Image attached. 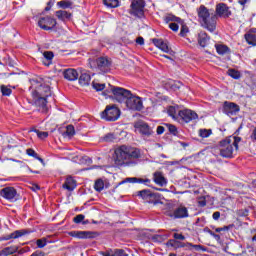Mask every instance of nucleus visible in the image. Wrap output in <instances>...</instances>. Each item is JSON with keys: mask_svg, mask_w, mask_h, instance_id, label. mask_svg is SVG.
Masks as SVG:
<instances>
[{"mask_svg": "<svg viewBox=\"0 0 256 256\" xmlns=\"http://www.w3.org/2000/svg\"><path fill=\"white\" fill-rule=\"evenodd\" d=\"M32 97L34 104L36 105L40 113H47L49 106H47V97H51V87L47 84H43V79H32L31 87Z\"/></svg>", "mask_w": 256, "mask_h": 256, "instance_id": "f257e3e1", "label": "nucleus"}, {"mask_svg": "<svg viewBox=\"0 0 256 256\" xmlns=\"http://www.w3.org/2000/svg\"><path fill=\"white\" fill-rule=\"evenodd\" d=\"M141 158V150L135 147L122 145L115 149L113 159L118 167H135L137 159Z\"/></svg>", "mask_w": 256, "mask_h": 256, "instance_id": "f03ea898", "label": "nucleus"}, {"mask_svg": "<svg viewBox=\"0 0 256 256\" xmlns=\"http://www.w3.org/2000/svg\"><path fill=\"white\" fill-rule=\"evenodd\" d=\"M198 21L200 25L210 33L217 29V15L214 9H208L205 5H200L197 8Z\"/></svg>", "mask_w": 256, "mask_h": 256, "instance_id": "7ed1b4c3", "label": "nucleus"}, {"mask_svg": "<svg viewBox=\"0 0 256 256\" xmlns=\"http://www.w3.org/2000/svg\"><path fill=\"white\" fill-rule=\"evenodd\" d=\"M239 141H241V138L239 137L226 138L220 141L218 146L220 156L225 159H231L235 151L239 149Z\"/></svg>", "mask_w": 256, "mask_h": 256, "instance_id": "20e7f679", "label": "nucleus"}, {"mask_svg": "<svg viewBox=\"0 0 256 256\" xmlns=\"http://www.w3.org/2000/svg\"><path fill=\"white\" fill-rule=\"evenodd\" d=\"M101 117L105 119V121H117V119L121 117V110H119L116 105L106 106Z\"/></svg>", "mask_w": 256, "mask_h": 256, "instance_id": "39448f33", "label": "nucleus"}, {"mask_svg": "<svg viewBox=\"0 0 256 256\" xmlns=\"http://www.w3.org/2000/svg\"><path fill=\"white\" fill-rule=\"evenodd\" d=\"M110 91H112L114 99L118 103H126L127 99L131 96V91L121 87L111 86Z\"/></svg>", "mask_w": 256, "mask_h": 256, "instance_id": "423d86ee", "label": "nucleus"}, {"mask_svg": "<svg viewBox=\"0 0 256 256\" xmlns=\"http://www.w3.org/2000/svg\"><path fill=\"white\" fill-rule=\"evenodd\" d=\"M125 105L130 111H143V100H141V97L135 96L132 93L128 96Z\"/></svg>", "mask_w": 256, "mask_h": 256, "instance_id": "0eeeda50", "label": "nucleus"}, {"mask_svg": "<svg viewBox=\"0 0 256 256\" xmlns=\"http://www.w3.org/2000/svg\"><path fill=\"white\" fill-rule=\"evenodd\" d=\"M131 15L134 17H143L145 15V1L144 0H132L131 3Z\"/></svg>", "mask_w": 256, "mask_h": 256, "instance_id": "6e6552de", "label": "nucleus"}, {"mask_svg": "<svg viewBox=\"0 0 256 256\" xmlns=\"http://www.w3.org/2000/svg\"><path fill=\"white\" fill-rule=\"evenodd\" d=\"M214 15H216V21L217 18L220 17L222 19H229L231 17L232 12L229 6L225 3H219L216 5Z\"/></svg>", "mask_w": 256, "mask_h": 256, "instance_id": "1a4fd4ad", "label": "nucleus"}, {"mask_svg": "<svg viewBox=\"0 0 256 256\" xmlns=\"http://www.w3.org/2000/svg\"><path fill=\"white\" fill-rule=\"evenodd\" d=\"M0 197L10 201V203H15L17 201V190L14 187L8 186L0 190Z\"/></svg>", "mask_w": 256, "mask_h": 256, "instance_id": "9d476101", "label": "nucleus"}, {"mask_svg": "<svg viewBox=\"0 0 256 256\" xmlns=\"http://www.w3.org/2000/svg\"><path fill=\"white\" fill-rule=\"evenodd\" d=\"M197 113L193 112V110L185 109L181 110L180 117L178 118V123H191V121H195L198 119Z\"/></svg>", "mask_w": 256, "mask_h": 256, "instance_id": "9b49d317", "label": "nucleus"}, {"mask_svg": "<svg viewBox=\"0 0 256 256\" xmlns=\"http://www.w3.org/2000/svg\"><path fill=\"white\" fill-rule=\"evenodd\" d=\"M57 25V20L52 17L46 16L40 18L38 21V26L44 31H51Z\"/></svg>", "mask_w": 256, "mask_h": 256, "instance_id": "f8f14e48", "label": "nucleus"}, {"mask_svg": "<svg viewBox=\"0 0 256 256\" xmlns=\"http://www.w3.org/2000/svg\"><path fill=\"white\" fill-rule=\"evenodd\" d=\"M222 111L225 115H228V117H233V115L239 113V105L234 102L225 101L223 103Z\"/></svg>", "mask_w": 256, "mask_h": 256, "instance_id": "ddd939ff", "label": "nucleus"}, {"mask_svg": "<svg viewBox=\"0 0 256 256\" xmlns=\"http://www.w3.org/2000/svg\"><path fill=\"white\" fill-rule=\"evenodd\" d=\"M167 215L168 217H172V219H185L189 217V210H187V207L185 206H180L173 212L169 211Z\"/></svg>", "mask_w": 256, "mask_h": 256, "instance_id": "4468645a", "label": "nucleus"}, {"mask_svg": "<svg viewBox=\"0 0 256 256\" xmlns=\"http://www.w3.org/2000/svg\"><path fill=\"white\" fill-rule=\"evenodd\" d=\"M69 235L76 239H95L97 237V233L92 231H71Z\"/></svg>", "mask_w": 256, "mask_h": 256, "instance_id": "2eb2a0df", "label": "nucleus"}, {"mask_svg": "<svg viewBox=\"0 0 256 256\" xmlns=\"http://www.w3.org/2000/svg\"><path fill=\"white\" fill-rule=\"evenodd\" d=\"M29 233H31V231L26 229L16 230L11 234L1 236L0 241H9L10 239H19V237H24V235H29Z\"/></svg>", "mask_w": 256, "mask_h": 256, "instance_id": "dca6fc26", "label": "nucleus"}, {"mask_svg": "<svg viewBox=\"0 0 256 256\" xmlns=\"http://www.w3.org/2000/svg\"><path fill=\"white\" fill-rule=\"evenodd\" d=\"M164 21L165 23H170L169 24V28L172 30V31H179V21H181L180 18H177V16L173 15V14H168L164 17Z\"/></svg>", "mask_w": 256, "mask_h": 256, "instance_id": "f3484780", "label": "nucleus"}, {"mask_svg": "<svg viewBox=\"0 0 256 256\" xmlns=\"http://www.w3.org/2000/svg\"><path fill=\"white\" fill-rule=\"evenodd\" d=\"M136 128L138 129L139 133H141L143 137H151V135H153V130L145 122L138 123L136 125Z\"/></svg>", "mask_w": 256, "mask_h": 256, "instance_id": "a211bd4d", "label": "nucleus"}, {"mask_svg": "<svg viewBox=\"0 0 256 256\" xmlns=\"http://www.w3.org/2000/svg\"><path fill=\"white\" fill-rule=\"evenodd\" d=\"M124 183H141L142 185H147L149 187V185H151V179L136 177L126 178L125 180L118 183V185H123Z\"/></svg>", "mask_w": 256, "mask_h": 256, "instance_id": "6ab92c4d", "label": "nucleus"}, {"mask_svg": "<svg viewBox=\"0 0 256 256\" xmlns=\"http://www.w3.org/2000/svg\"><path fill=\"white\" fill-rule=\"evenodd\" d=\"M64 79L67 81H77L79 79V72L73 68H68L63 71Z\"/></svg>", "mask_w": 256, "mask_h": 256, "instance_id": "aec40b11", "label": "nucleus"}, {"mask_svg": "<svg viewBox=\"0 0 256 256\" xmlns=\"http://www.w3.org/2000/svg\"><path fill=\"white\" fill-rule=\"evenodd\" d=\"M244 38L248 45H252V47H256V28L250 29L245 35Z\"/></svg>", "mask_w": 256, "mask_h": 256, "instance_id": "412c9836", "label": "nucleus"}, {"mask_svg": "<svg viewBox=\"0 0 256 256\" xmlns=\"http://www.w3.org/2000/svg\"><path fill=\"white\" fill-rule=\"evenodd\" d=\"M167 114L169 117H171L174 121L179 122V117L181 115V110L179 109V106H169L167 108Z\"/></svg>", "mask_w": 256, "mask_h": 256, "instance_id": "4be33fe9", "label": "nucleus"}, {"mask_svg": "<svg viewBox=\"0 0 256 256\" xmlns=\"http://www.w3.org/2000/svg\"><path fill=\"white\" fill-rule=\"evenodd\" d=\"M63 189H66V191H75L77 187V181L73 179V177L68 176L65 180V182L62 185Z\"/></svg>", "mask_w": 256, "mask_h": 256, "instance_id": "5701e85b", "label": "nucleus"}, {"mask_svg": "<svg viewBox=\"0 0 256 256\" xmlns=\"http://www.w3.org/2000/svg\"><path fill=\"white\" fill-rule=\"evenodd\" d=\"M153 181L154 183H156V185H159L160 187H164V185H167V179H165V176H163V172H154Z\"/></svg>", "mask_w": 256, "mask_h": 256, "instance_id": "b1692460", "label": "nucleus"}, {"mask_svg": "<svg viewBox=\"0 0 256 256\" xmlns=\"http://www.w3.org/2000/svg\"><path fill=\"white\" fill-rule=\"evenodd\" d=\"M153 43L156 47H158V49H161V51H163L164 53H169V44L165 41H163V39H153Z\"/></svg>", "mask_w": 256, "mask_h": 256, "instance_id": "393cba45", "label": "nucleus"}, {"mask_svg": "<svg viewBox=\"0 0 256 256\" xmlns=\"http://www.w3.org/2000/svg\"><path fill=\"white\" fill-rule=\"evenodd\" d=\"M97 67L100 69V71H105V69L109 68V65H111V62L109 59L105 57H100L96 59Z\"/></svg>", "mask_w": 256, "mask_h": 256, "instance_id": "a878e982", "label": "nucleus"}, {"mask_svg": "<svg viewBox=\"0 0 256 256\" xmlns=\"http://www.w3.org/2000/svg\"><path fill=\"white\" fill-rule=\"evenodd\" d=\"M17 251H19V247H17V246H8V247H5L4 249H2L0 251V256L13 255L14 253H17Z\"/></svg>", "mask_w": 256, "mask_h": 256, "instance_id": "bb28decb", "label": "nucleus"}, {"mask_svg": "<svg viewBox=\"0 0 256 256\" xmlns=\"http://www.w3.org/2000/svg\"><path fill=\"white\" fill-rule=\"evenodd\" d=\"M55 15L60 21H69L71 19V13L65 10H58L55 12Z\"/></svg>", "mask_w": 256, "mask_h": 256, "instance_id": "cd10ccee", "label": "nucleus"}, {"mask_svg": "<svg viewBox=\"0 0 256 256\" xmlns=\"http://www.w3.org/2000/svg\"><path fill=\"white\" fill-rule=\"evenodd\" d=\"M198 43L200 47H207L209 43V36L205 32H200L198 34Z\"/></svg>", "mask_w": 256, "mask_h": 256, "instance_id": "c85d7f7f", "label": "nucleus"}, {"mask_svg": "<svg viewBox=\"0 0 256 256\" xmlns=\"http://www.w3.org/2000/svg\"><path fill=\"white\" fill-rule=\"evenodd\" d=\"M79 83L82 87H85L91 83V75L87 72H83L79 77Z\"/></svg>", "mask_w": 256, "mask_h": 256, "instance_id": "c756f323", "label": "nucleus"}, {"mask_svg": "<svg viewBox=\"0 0 256 256\" xmlns=\"http://www.w3.org/2000/svg\"><path fill=\"white\" fill-rule=\"evenodd\" d=\"M215 49L218 55H227V53H231V49L224 44H215Z\"/></svg>", "mask_w": 256, "mask_h": 256, "instance_id": "7c9ffc66", "label": "nucleus"}, {"mask_svg": "<svg viewBox=\"0 0 256 256\" xmlns=\"http://www.w3.org/2000/svg\"><path fill=\"white\" fill-rule=\"evenodd\" d=\"M57 7L59 9H73V1L72 0H62L57 2Z\"/></svg>", "mask_w": 256, "mask_h": 256, "instance_id": "2f4dec72", "label": "nucleus"}, {"mask_svg": "<svg viewBox=\"0 0 256 256\" xmlns=\"http://www.w3.org/2000/svg\"><path fill=\"white\" fill-rule=\"evenodd\" d=\"M103 3L109 9H115L120 5L119 0H103Z\"/></svg>", "mask_w": 256, "mask_h": 256, "instance_id": "473e14b6", "label": "nucleus"}, {"mask_svg": "<svg viewBox=\"0 0 256 256\" xmlns=\"http://www.w3.org/2000/svg\"><path fill=\"white\" fill-rule=\"evenodd\" d=\"M137 193H138V197H141L143 201H145V203H147L150 197H153L151 195L152 192L150 190H142V191H138Z\"/></svg>", "mask_w": 256, "mask_h": 256, "instance_id": "72a5a7b5", "label": "nucleus"}, {"mask_svg": "<svg viewBox=\"0 0 256 256\" xmlns=\"http://www.w3.org/2000/svg\"><path fill=\"white\" fill-rule=\"evenodd\" d=\"M94 189H95V191H98V193H101V191H103V189H105V182H103L102 179L96 180L95 184H94Z\"/></svg>", "mask_w": 256, "mask_h": 256, "instance_id": "f704fd0d", "label": "nucleus"}, {"mask_svg": "<svg viewBox=\"0 0 256 256\" xmlns=\"http://www.w3.org/2000/svg\"><path fill=\"white\" fill-rule=\"evenodd\" d=\"M167 245L168 247H174V249H179L181 247H184L183 243L175 240V239H170L168 242H167Z\"/></svg>", "mask_w": 256, "mask_h": 256, "instance_id": "c9c22d12", "label": "nucleus"}, {"mask_svg": "<svg viewBox=\"0 0 256 256\" xmlns=\"http://www.w3.org/2000/svg\"><path fill=\"white\" fill-rule=\"evenodd\" d=\"M150 198H148V200H146V203H151L152 205H159V194L157 193H151Z\"/></svg>", "mask_w": 256, "mask_h": 256, "instance_id": "e433bc0d", "label": "nucleus"}, {"mask_svg": "<svg viewBox=\"0 0 256 256\" xmlns=\"http://www.w3.org/2000/svg\"><path fill=\"white\" fill-rule=\"evenodd\" d=\"M73 135H75V127L73 125H68L66 127V131L64 132V137H69V139H71Z\"/></svg>", "mask_w": 256, "mask_h": 256, "instance_id": "4c0bfd02", "label": "nucleus"}, {"mask_svg": "<svg viewBox=\"0 0 256 256\" xmlns=\"http://www.w3.org/2000/svg\"><path fill=\"white\" fill-rule=\"evenodd\" d=\"M0 90L4 97H9V95H11L13 93V90H11V87L6 86V85H1Z\"/></svg>", "mask_w": 256, "mask_h": 256, "instance_id": "58836bf2", "label": "nucleus"}, {"mask_svg": "<svg viewBox=\"0 0 256 256\" xmlns=\"http://www.w3.org/2000/svg\"><path fill=\"white\" fill-rule=\"evenodd\" d=\"M213 134V130L211 129H200L199 130V136L202 137V139H207V137H211Z\"/></svg>", "mask_w": 256, "mask_h": 256, "instance_id": "ea45409f", "label": "nucleus"}, {"mask_svg": "<svg viewBox=\"0 0 256 256\" xmlns=\"http://www.w3.org/2000/svg\"><path fill=\"white\" fill-rule=\"evenodd\" d=\"M27 155H29V157H34V159H38V161H40L41 163H43V160L41 157H39V154H37V152H35V150L28 148L26 150Z\"/></svg>", "mask_w": 256, "mask_h": 256, "instance_id": "a19ab883", "label": "nucleus"}, {"mask_svg": "<svg viewBox=\"0 0 256 256\" xmlns=\"http://www.w3.org/2000/svg\"><path fill=\"white\" fill-rule=\"evenodd\" d=\"M73 221L76 224L82 223L83 225H87V222L85 221V215H83V214H79V215L75 216Z\"/></svg>", "mask_w": 256, "mask_h": 256, "instance_id": "79ce46f5", "label": "nucleus"}, {"mask_svg": "<svg viewBox=\"0 0 256 256\" xmlns=\"http://www.w3.org/2000/svg\"><path fill=\"white\" fill-rule=\"evenodd\" d=\"M47 243H49V241H47V238L38 239L36 241L38 249H43V247H46Z\"/></svg>", "mask_w": 256, "mask_h": 256, "instance_id": "37998d69", "label": "nucleus"}, {"mask_svg": "<svg viewBox=\"0 0 256 256\" xmlns=\"http://www.w3.org/2000/svg\"><path fill=\"white\" fill-rule=\"evenodd\" d=\"M228 75L232 77V79H239L241 77V73L235 69L228 70Z\"/></svg>", "mask_w": 256, "mask_h": 256, "instance_id": "c03bdc74", "label": "nucleus"}, {"mask_svg": "<svg viewBox=\"0 0 256 256\" xmlns=\"http://www.w3.org/2000/svg\"><path fill=\"white\" fill-rule=\"evenodd\" d=\"M169 85H170L171 89H173L174 91H177V89H181V85H183V84H181V82H179V81L171 80L169 82Z\"/></svg>", "mask_w": 256, "mask_h": 256, "instance_id": "a18cd8bd", "label": "nucleus"}, {"mask_svg": "<svg viewBox=\"0 0 256 256\" xmlns=\"http://www.w3.org/2000/svg\"><path fill=\"white\" fill-rule=\"evenodd\" d=\"M102 139H103V141H105L106 143H113V141H115V134H113V133H108V134H106Z\"/></svg>", "mask_w": 256, "mask_h": 256, "instance_id": "49530a36", "label": "nucleus"}, {"mask_svg": "<svg viewBox=\"0 0 256 256\" xmlns=\"http://www.w3.org/2000/svg\"><path fill=\"white\" fill-rule=\"evenodd\" d=\"M188 247H192L193 249H195V251H207V247L203 245L188 243Z\"/></svg>", "mask_w": 256, "mask_h": 256, "instance_id": "de8ad7c7", "label": "nucleus"}, {"mask_svg": "<svg viewBox=\"0 0 256 256\" xmlns=\"http://www.w3.org/2000/svg\"><path fill=\"white\" fill-rule=\"evenodd\" d=\"M92 87L96 91H103V89H105V84H101V83H98V82H92Z\"/></svg>", "mask_w": 256, "mask_h": 256, "instance_id": "09e8293b", "label": "nucleus"}, {"mask_svg": "<svg viewBox=\"0 0 256 256\" xmlns=\"http://www.w3.org/2000/svg\"><path fill=\"white\" fill-rule=\"evenodd\" d=\"M112 252L114 256H129V254H127V252H125L123 249H115Z\"/></svg>", "mask_w": 256, "mask_h": 256, "instance_id": "8fccbe9b", "label": "nucleus"}, {"mask_svg": "<svg viewBox=\"0 0 256 256\" xmlns=\"http://www.w3.org/2000/svg\"><path fill=\"white\" fill-rule=\"evenodd\" d=\"M35 133L39 139H47L49 137V132H41L39 130H35Z\"/></svg>", "mask_w": 256, "mask_h": 256, "instance_id": "3c124183", "label": "nucleus"}, {"mask_svg": "<svg viewBox=\"0 0 256 256\" xmlns=\"http://www.w3.org/2000/svg\"><path fill=\"white\" fill-rule=\"evenodd\" d=\"M43 55H44V59H46L47 61H50V62L53 61V57H54L53 52L46 51V52H44Z\"/></svg>", "mask_w": 256, "mask_h": 256, "instance_id": "603ef678", "label": "nucleus"}, {"mask_svg": "<svg viewBox=\"0 0 256 256\" xmlns=\"http://www.w3.org/2000/svg\"><path fill=\"white\" fill-rule=\"evenodd\" d=\"M167 128L169 130L170 133H172V135H177V126L173 125V124H167Z\"/></svg>", "mask_w": 256, "mask_h": 256, "instance_id": "864d4df0", "label": "nucleus"}, {"mask_svg": "<svg viewBox=\"0 0 256 256\" xmlns=\"http://www.w3.org/2000/svg\"><path fill=\"white\" fill-rule=\"evenodd\" d=\"M187 33H189V27H187V25L184 24V26L181 27L180 35L181 37H185Z\"/></svg>", "mask_w": 256, "mask_h": 256, "instance_id": "5fc2aeb1", "label": "nucleus"}, {"mask_svg": "<svg viewBox=\"0 0 256 256\" xmlns=\"http://www.w3.org/2000/svg\"><path fill=\"white\" fill-rule=\"evenodd\" d=\"M173 237L175 241H185V236H183V234L174 233Z\"/></svg>", "mask_w": 256, "mask_h": 256, "instance_id": "6e6d98bb", "label": "nucleus"}, {"mask_svg": "<svg viewBox=\"0 0 256 256\" xmlns=\"http://www.w3.org/2000/svg\"><path fill=\"white\" fill-rule=\"evenodd\" d=\"M209 235H211V237H214V239H216V241H219V239H221V236L219 234H216L215 232L208 230Z\"/></svg>", "mask_w": 256, "mask_h": 256, "instance_id": "4d7b16f0", "label": "nucleus"}, {"mask_svg": "<svg viewBox=\"0 0 256 256\" xmlns=\"http://www.w3.org/2000/svg\"><path fill=\"white\" fill-rule=\"evenodd\" d=\"M30 256H45V252L41 250H37L34 253H32Z\"/></svg>", "mask_w": 256, "mask_h": 256, "instance_id": "13d9d810", "label": "nucleus"}, {"mask_svg": "<svg viewBox=\"0 0 256 256\" xmlns=\"http://www.w3.org/2000/svg\"><path fill=\"white\" fill-rule=\"evenodd\" d=\"M212 217H213L214 221H219V217H221V212H219V211L214 212Z\"/></svg>", "mask_w": 256, "mask_h": 256, "instance_id": "bf43d9fd", "label": "nucleus"}, {"mask_svg": "<svg viewBox=\"0 0 256 256\" xmlns=\"http://www.w3.org/2000/svg\"><path fill=\"white\" fill-rule=\"evenodd\" d=\"M163 133H165V127H163V126H158V127H157V134H158V135H163Z\"/></svg>", "mask_w": 256, "mask_h": 256, "instance_id": "052dcab7", "label": "nucleus"}, {"mask_svg": "<svg viewBox=\"0 0 256 256\" xmlns=\"http://www.w3.org/2000/svg\"><path fill=\"white\" fill-rule=\"evenodd\" d=\"M136 43H137L138 45H145V39H143V37H138V38L136 39Z\"/></svg>", "mask_w": 256, "mask_h": 256, "instance_id": "680f3d73", "label": "nucleus"}, {"mask_svg": "<svg viewBox=\"0 0 256 256\" xmlns=\"http://www.w3.org/2000/svg\"><path fill=\"white\" fill-rule=\"evenodd\" d=\"M251 0H238L239 5H241L242 7H245V5H247V3H249Z\"/></svg>", "mask_w": 256, "mask_h": 256, "instance_id": "e2e57ef3", "label": "nucleus"}, {"mask_svg": "<svg viewBox=\"0 0 256 256\" xmlns=\"http://www.w3.org/2000/svg\"><path fill=\"white\" fill-rule=\"evenodd\" d=\"M227 229H229V227L224 226L222 228H216L215 231H216V233H221V231H227Z\"/></svg>", "mask_w": 256, "mask_h": 256, "instance_id": "0e129e2a", "label": "nucleus"}, {"mask_svg": "<svg viewBox=\"0 0 256 256\" xmlns=\"http://www.w3.org/2000/svg\"><path fill=\"white\" fill-rule=\"evenodd\" d=\"M252 141H256V128L253 129L252 134L250 135Z\"/></svg>", "mask_w": 256, "mask_h": 256, "instance_id": "69168bd1", "label": "nucleus"}, {"mask_svg": "<svg viewBox=\"0 0 256 256\" xmlns=\"http://www.w3.org/2000/svg\"><path fill=\"white\" fill-rule=\"evenodd\" d=\"M42 63H43V65H45L46 67H49V65H51L52 62H51L50 60H46V58H43Z\"/></svg>", "mask_w": 256, "mask_h": 256, "instance_id": "338daca9", "label": "nucleus"}, {"mask_svg": "<svg viewBox=\"0 0 256 256\" xmlns=\"http://www.w3.org/2000/svg\"><path fill=\"white\" fill-rule=\"evenodd\" d=\"M103 256H114L113 251L103 253Z\"/></svg>", "mask_w": 256, "mask_h": 256, "instance_id": "774afa93", "label": "nucleus"}]
</instances>
